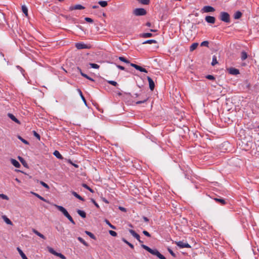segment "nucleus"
Segmentation results:
<instances>
[{
    "label": "nucleus",
    "mask_w": 259,
    "mask_h": 259,
    "mask_svg": "<svg viewBox=\"0 0 259 259\" xmlns=\"http://www.w3.org/2000/svg\"><path fill=\"white\" fill-rule=\"evenodd\" d=\"M129 232L133 237L136 238L140 243H143V241L140 240V235L138 234H137L134 230L130 229L129 230ZM141 246L143 248L150 252L152 255L156 256L159 259H166V257L162 254H161L157 249H151L148 246L144 245L143 244H142Z\"/></svg>",
    "instance_id": "1"
},
{
    "label": "nucleus",
    "mask_w": 259,
    "mask_h": 259,
    "mask_svg": "<svg viewBox=\"0 0 259 259\" xmlns=\"http://www.w3.org/2000/svg\"><path fill=\"white\" fill-rule=\"evenodd\" d=\"M53 205L58 210L61 211L63 215L66 217L69 221L73 225L75 224V222L73 220L72 218L69 214L67 210L63 206L57 205L56 204H53Z\"/></svg>",
    "instance_id": "2"
},
{
    "label": "nucleus",
    "mask_w": 259,
    "mask_h": 259,
    "mask_svg": "<svg viewBox=\"0 0 259 259\" xmlns=\"http://www.w3.org/2000/svg\"><path fill=\"white\" fill-rule=\"evenodd\" d=\"M219 19L223 22H224L227 23H230L231 22L230 20V16L228 13L226 12H221L220 14Z\"/></svg>",
    "instance_id": "3"
},
{
    "label": "nucleus",
    "mask_w": 259,
    "mask_h": 259,
    "mask_svg": "<svg viewBox=\"0 0 259 259\" xmlns=\"http://www.w3.org/2000/svg\"><path fill=\"white\" fill-rule=\"evenodd\" d=\"M133 14L138 16H144L146 14V11L143 8H136L134 10Z\"/></svg>",
    "instance_id": "4"
},
{
    "label": "nucleus",
    "mask_w": 259,
    "mask_h": 259,
    "mask_svg": "<svg viewBox=\"0 0 259 259\" xmlns=\"http://www.w3.org/2000/svg\"><path fill=\"white\" fill-rule=\"evenodd\" d=\"M75 46V47L78 50L83 49H89L91 48L90 45L85 44L83 42L76 43Z\"/></svg>",
    "instance_id": "5"
},
{
    "label": "nucleus",
    "mask_w": 259,
    "mask_h": 259,
    "mask_svg": "<svg viewBox=\"0 0 259 259\" xmlns=\"http://www.w3.org/2000/svg\"><path fill=\"white\" fill-rule=\"evenodd\" d=\"M214 11H215L214 8L210 6H205L203 7V8L201 10L202 13L213 12Z\"/></svg>",
    "instance_id": "6"
},
{
    "label": "nucleus",
    "mask_w": 259,
    "mask_h": 259,
    "mask_svg": "<svg viewBox=\"0 0 259 259\" xmlns=\"http://www.w3.org/2000/svg\"><path fill=\"white\" fill-rule=\"evenodd\" d=\"M74 71L77 72H79L82 76H83L91 81H94V80L92 78L89 76L87 74L83 73L82 72L81 69L79 67H77L75 68Z\"/></svg>",
    "instance_id": "7"
},
{
    "label": "nucleus",
    "mask_w": 259,
    "mask_h": 259,
    "mask_svg": "<svg viewBox=\"0 0 259 259\" xmlns=\"http://www.w3.org/2000/svg\"><path fill=\"white\" fill-rule=\"evenodd\" d=\"M176 244L180 248H191V246L187 242H184L183 241L176 242Z\"/></svg>",
    "instance_id": "8"
},
{
    "label": "nucleus",
    "mask_w": 259,
    "mask_h": 259,
    "mask_svg": "<svg viewBox=\"0 0 259 259\" xmlns=\"http://www.w3.org/2000/svg\"><path fill=\"white\" fill-rule=\"evenodd\" d=\"M130 65L131 66L135 68L136 70H138L141 72H145V73H147V72H148L146 69H145V68H144L142 67L141 66H139L137 64H135L134 63H131Z\"/></svg>",
    "instance_id": "9"
},
{
    "label": "nucleus",
    "mask_w": 259,
    "mask_h": 259,
    "mask_svg": "<svg viewBox=\"0 0 259 259\" xmlns=\"http://www.w3.org/2000/svg\"><path fill=\"white\" fill-rule=\"evenodd\" d=\"M228 72L232 75H237L239 74V70L238 69L231 67L228 69Z\"/></svg>",
    "instance_id": "10"
},
{
    "label": "nucleus",
    "mask_w": 259,
    "mask_h": 259,
    "mask_svg": "<svg viewBox=\"0 0 259 259\" xmlns=\"http://www.w3.org/2000/svg\"><path fill=\"white\" fill-rule=\"evenodd\" d=\"M147 79L149 82V88L151 91H153L155 87V83L152 79L149 77L147 76Z\"/></svg>",
    "instance_id": "11"
},
{
    "label": "nucleus",
    "mask_w": 259,
    "mask_h": 259,
    "mask_svg": "<svg viewBox=\"0 0 259 259\" xmlns=\"http://www.w3.org/2000/svg\"><path fill=\"white\" fill-rule=\"evenodd\" d=\"M205 21L208 23L213 24L215 22V19L213 16H207L205 18Z\"/></svg>",
    "instance_id": "12"
},
{
    "label": "nucleus",
    "mask_w": 259,
    "mask_h": 259,
    "mask_svg": "<svg viewBox=\"0 0 259 259\" xmlns=\"http://www.w3.org/2000/svg\"><path fill=\"white\" fill-rule=\"evenodd\" d=\"M8 116L15 122L19 124L21 123L20 121L13 114L9 113Z\"/></svg>",
    "instance_id": "13"
},
{
    "label": "nucleus",
    "mask_w": 259,
    "mask_h": 259,
    "mask_svg": "<svg viewBox=\"0 0 259 259\" xmlns=\"http://www.w3.org/2000/svg\"><path fill=\"white\" fill-rule=\"evenodd\" d=\"M85 8L82 6V5H79V4H78V5H76L75 6H71L70 7V10H83Z\"/></svg>",
    "instance_id": "14"
},
{
    "label": "nucleus",
    "mask_w": 259,
    "mask_h": 259,
    "mask_svg": "<svg viewBox=\"0 0 259 259\" xmlns=\"http://www.w3.org/2000/svg\"><path fill=\"white\" fill-rule=\"evenodd\" d=\"M31 194H32L33 195L36 196L37 198H38L40 200H41L46 202L48 203H50V202H49V200L46 199L45 198H44V197H42V196L39 195L38 194L35 193V192H31Z\"/></svg>",
    "instance_id": "15"
},
{
    "label": "nucleus",
    "mask_w": 259,
    "mask_h": 259,
    "mask_svg": "<svg viewBox=\"0 0 259 259\" xmlns=\"http://www.w3.org/2000/svg\"><path fill=\"white\" fill-rule=\"evenodd\" d=\"M11 163L15 167H17V168H19L21 166L20 164L19 163V162L17 161L16 159H13V158H11Z\"/></svg>",
    "instance_id": "16"
},
{
    "label": "nucleus",
    "mask_w": 259,
    "mask_h": 259,
    "mask_svg": "<svg viewBox=\"0 0 259 259\" xmlns=\"http://www.w3.org/2000/svg\"><path fill=\"white\" fill-rule=\"evenodd\" d=\"M214 200L218 203H220L221 205H224L226 203L225 200L222 198H214Z\"/></svg>",
    "instance_id": "17"
},
{
    "label": "nucleus",
    "mask_w": 259,
    "mask_h": 259,
    "mask_svg": "<svg viewBox=\"0 0 259 259\" xmlns=\"http://www.w3.org/2000/svg\"><path fill=\"white\" fill-rule=\"evenodd\" d=\"M17 249L19 252L20 255H21V257L22 258V259H28L26 255L19 247H17Z\"/></svg>",
    "instance_id": "18"
},
{
    "label": "nucleus",
    "mask_w": 259,
    "mask_h": 259,
    "mask_svg": "<svg viewBox=\"0 0 259 259\" xmlns=\"http://www.w3.org/2000/svg\"><path fill=\"white\" fill-rule=\"evenodd\" d=\"M32 232H33L35 234H36L37 236H39V237H40V238H42V239H46L45 236L43 234H41V233H39L38 231H37L36 230H35V229H33L32 230Z\"/></svg>",
    "instance_id": "19"
},
{
    "label": "nucleus",
    "mask_w": 259,
    "mask_h": 259,
    "mask_svg": "<svg viewBox=\"0 0 259 259\" xmlns=\"http://www.w3.org/2000/svg\"><path fill=\"white\" fill-rule=\"evenodd\" d=\"M53 154L54 156H55L57 158L59 159H62L63 158V156H62V155L60 154V153L57 151V150H55L54 153H53Z\"/></svg>",
    "instance_id": "20"
},
{
    "label": "nucleus",
    "mask_w": 259,
    "mask_h": 259,
    "mask_svg": "<svg viewBox=\"0 0 259 259\" xmlns=\"http://www.w3.org/2000/svg\"><path fill=\"white\" fill-rule=\"evenodd\" d=\"M77 212L82 218H85L86 217V213L84 211L77 209Z\"/></svg>",
    "instance_id": "21"
},
{
    "label": "nucleus",
    "mask_w": 259,
    "mask_h": 259,
    "mask_svg": "<svg viewBox=\"0 0 259 259\" xmlns=\"http://www.w3.org/2000/svg\"><path fill=\"white\" fill-rule=\"evenodd\" d=\"M198 46V43L194 42L191 45L190 47V51L192 52L195 50Z\"/></svg>",
    "instance_id": "22"
},
{
    "label": "nucleus",
    "mask_w": 259,
    "mask_h": 259,
    "mask_svg": "<svg viewBox=\"0 0 259 259\" xmlns=\"http://www.w3.org/2000/svg\"><path fill=\"white\" fill-rule=\"evenodd\" d=\"M72 194L74 197H75L76 198H78V199H79V200H80L81 201H84V199L81 196H80L79 194H78L76 192L72 191Z\"/></svg>",
    "instance_id": "23"
},
{
    "label": "nucleus",
    "mask_w": 259,
    "mask_h": 259,
    "mask_svg": "<svg viewBox=\"0 0 259 259\" xmlns=\"http://www.w3.org/2000/svg\"><path fill=\"white\" fill-rule=\"evenodd\" d=\"M242 13L240 11H237L234 15V18L235 19H238L242 16Z\"/></svg>",
    "instance_id": "24"
},
{
    "label": "nucleus",
    "mask_w": 259,
    "mask_h": 259,
    "mask_svg": "<svg viewBox=\"0 0 259 259\" xmlns=\"http://www.w3.org/2000/svg\"><path fill=\"white\" fill-rule=\"evenodd\" d=\"M248 57L247 53L245 51H242L241 53V59L242 60H245Z\"/></svg>",
    "instance_id": "25"
},
{
    "label": "nucleus",
    "mask_w": 259,
    "mask_h": 259,
    "mask_svg": "<svg viewBox=\"0 0 259 259\" xmlns=\"http://www.w3.org/2000/svg\"><path fill=\"white\" fill-rule=\"evenodd\" d=\"M152 36H153V34H152L151 33H149V32L143 33L141 34V36L143 38L150 37H152Z\"/></svg>",
    "instance_id": "26"
},
{
    "label": "nucleus",
    "mask_w": 259,
    "mask_h": 259,
    "mask_svg": "<svg viewBox=\"0 0 259 259\" xmlns=\"http://www.w3.org/2000/svg\"><path fill=\"white\" fill-rule=\"evenodd\" d=\"M157 41L156 40L149 39V40L144 41L142 44H157Z\"/></svg>",
    "instance_id": "27"
},
{
    "label": "nucleus",
    "mask_w": 259,
    "mask_h": 259,
    "mask_svg": "<svg viewBox=\"0 0 259 259\" xmlns=\"http://www.w3.org/2000/svg\"><path fill=\"white\" fill-rule=\"evenodd\" d=\"M3 218L4 219V220L5 221V222L8 225H12V221L9 219L8 218L6 215H4L3 217Z\"/></svg>",
    "instance_id": "28"
},
{
    "label": "nucleus",
    "mask_w": 259,
    "mask_h": 259,
    "mask_svg": "<svg viewBox=\"0 0 259 259\" xmlns=\"http://www.w3.org/2000/svg\"><path fill=\"white\" fill-rule=\"evenodd\" d=\"M77 240L80 242H81V243H82L84 245H85V246H89V244L86 242L83 238H82L81 237H78L77 238Z\"/></svg>",
    "instance_id": "29"
},
{
    "label": "nucleus",
    "mask_w": 259,
    "mask_h": 259,
    "mask_svg": "<svg viewBox=\"0 0 259 259\" xmlns=\"http://www.w3.org/2000/svg\"><path fill=\"white\" fill-rule=\"evenodd\" d=\"M77 91L80 95V96L81 97V99L82 100V101H83V102L84 103L85 105H87V101L85 100V98L84 97V96H83L82 95V93L81 91V90L80 89H77Z\"/></svg>",
    "instance_id": "30"
},
{
    "label": "nucleus",
    "mask_w": 259,
    "mask_h": 259,
    "mask_svg": "<svg viewBox=\"0 0 259 259\" xmlns=\"http://www.w3.org/2000/svg\"><path fill=\"white\" fill-rule=\"evenodd\" d=\"M98 4L102 7H105L108 5V3L107 1H100L98 2Z\"/></svg>",
    "instance_id": "31"
},
{
    "label": "nucleus",
    "mask_w": 259,
    "mask_h": 259,
    "mask_svg": "<svg viewBox=\"0 0 259 259\" xmlns=\"http://www.w3.org/2000/svg\"><path fill=\"white\" fill-rule=\"evenodd\" d=\"M122 240L125 243L127 244L131 248L133 249L134 248V245L132 243H131L130 242H128L125 238H123L122 239Z\"/></svg>",
    "instance_id": "32"
},
{
    "label": "nucleus",
    "mask_w": 259,
    "mask_h": 259,
    "mask_svg": "<svg viewBox=\"0 0 259 259\" xmlns=\"http://www.w3.org/2000/svg\"><path fill=\"white\" fill-rule=\"evenodd\" d=\"M85 234L89 236L91 238H92L93 239H96L95 236L92 233H91V232H89V231H85Z\"/></svg>",
    "instance_id": "33"
},
{
    "label": "nucleus",
    "mask_w": 259,
    "mask_h": 259,
    "mask_svg": "<svg viewBox=\"0 0 259 259\" xmlns=\"http://www.w3.org/2000/svg\"><path fill=\"white\" fill-rule=\"evenodd\" d=\"M218 63L217 58L215 56H213L212 57V60L211 62V65L214 66Z\"/></svg>",
    "instance_id": "34"
},
{
    "label": "nucleus",
    "mask_w": 259,
    "mask_h": 259,
    "mask_svg": "<svg viewBox=\"0 0 259 259\" xmlns=\"http://www.w3.org/2000/svg\"><path fill=\"white\" fill-rule=\"evenodd\" d=\"M18 138L19 139L21 142H22L23 143H24L26 145H29V143L24 139L22 138L20 136H18Z\"/></svg>",
    "instance_id": "35"
},
{
    "label": "nucleus",
    "mask_w": 259,
    "mask_h": 259,
    "mask_svg": "<svg viewBox=\"0 0 259 259\" xmlns=\"http://www.w3.org/2000/svg\"><path fill=\"white\" fill-rule=\"evenodd\" d=\"M22 12L25 14L26 16L28 15V9L25 6H22Z\"/></svg>",
    "instance_id": "36"
},
{
    "label": "nucleus",
    "mask_w": 259,
    "mask_h": 259,
    "mask_svg": "<svg viewBox=\"0 0 259 259\" xmlns=\"http://www.w3.org/2000/svg\"><path fill=\"white\" fill-rule=\"evenodd\" d=\"M105 222L106 224L107 225H108V226H109L111 228H112V229H115V230L116 229V227H115V226H113V225H112V224L109 222V221L108 220H106H106H105Z\"/></svg>",
    "instance_id": "37"
},
{
    "label": "nucleus",
    "mask_w": 259,
    "mask_h": 259,
    "mask_svg": "<svg viewBox=\"0 0 259 259\" xmlns=\"http://www.w3.org/2000/svg\"><path fill=\"white\" fill-rule=\"evenodd\" d=\"M82 186L89 190L91 192L93 193L94 191L92 189H91L89 186H88L86 184H82Z\"/></svg>",
    "instance_id": "38"
},
{
    "label": "nucleus",
    "mask_w": 259,
    "mask_h": 259,
    "mask_svg": "<svg viewBox=\"0 0 259 259\" xmlns=\"http://www.w3.org/2000/svg\"><path fill=\"white\" fill-rule=\"evenodd\" d=\"M119 60L122 62H123L126 63H130V61L127 60L126 58L123 57H119Z\"/></svg>",
    "instance_id": "39"
},
{
    "label": "nucleus",
    "mask_w": 259,
    "mask_h": 259,
    "mask_svg": "<svg viewBox=\"0 0 259 259\" xmlns=\"http://www.w3.org/2000/svg\"><path fill=\"white\" fill-rule=\"evenodd\" d=\"M90 65L92 68L94 69H99L100 67V66L99 65L95 63H90Z\"/></svg>",
    "instance_id": "40"
},
{
    "label": "nucleus",
    "mask_w": 259,
    "mask_h": 259,
    "mask_svg": "<svg viewBox=\"0 0 259 259\" xmlns=\"http://www.w3.org/2000/svg\"><path fill=\"white\" fill-rule=\"evenodd\" d=\"M18 159L20 160V161L22 163V164L24 166H26V163L25 161V160L21 157L18 156Z\"/></svg>",
    "instance_id": "41"
},
{
    "label": "nucleus",
    "mask_w": 259,
    "mask_h": 259,
    "mask_svg": "<svg viewBox=\"0 0 259 259\" xmlns=\"http://www.w3.org/2000/svg\"><path fill=\"white\" fill-rule=\"evenodd\" d=\"M48 250L51 253L55 255H56L57 253V252H56L53 248L51 247H49Z\"/></svg>",
    "instance_id": "42"
},
{
    "label": "nucleus",
    "mask_w": 259,
    "mask_h": 259,
    "mask_svg": "<svg viewBox=\"0 0 259 259\" xmlns=\"http://www.w3.org/2000/svg\"><path fill=\"white\" fill-rule=\"evenodd\" d=\"M208 45H209L208 41H207V40H205V41H202L201 43L200 46H202V47L205 46V47H208Z\"/></svg>",
    "instance_id": "43"
},
{
    "label": "nucleus",
    "mask_w": 259,
    "mask_h": 259,
    "mask_svg": "<svg viewBox=\"0 0 259 259\" xmlns=\"http://www.w3.org/2000/svg\"><path fill=\"white\" fill-rule=\"evenodd\" d=\"M109 233L110 235L113 237H115L117 236V234L116 232L112 231V230H109Z\"/></svg>",
    "instance_id": "44"
},
{
    "label": "nucleus",
    "mask_w": 259,
    "mask_h": 259,
    "mask_svg": "<svg viewBox=\"0 0 259 259\" xmlns=\"http://www.w3.org/2000/svg\"><path fill=\"white\" fill-rule=\"evenodd\" d=\"M206 78L209 80H215V77L214 76L212 75H207L206 76Z\"/></svg>",
    "instance_id": "45"
},
{
    "label": "nucleus",
    "mask_w": 259,
    "mask_h": 259,
    "mask_svg": "<svg viewBox=\"0 0 259 259\" xmlns=\"http://www.w3.org/2000/svg\"><path fill=\"white\" fill-rule=\"evenodd\" d=\"M108 83L115 87H116L118 84L117 82L113 80H108Z\"/></svg>",
    "instance_id": "46"
},
{
    "label": "nucleus",
    "mask_w": 259,
    "mask_h": 259,
    "mask_svg": "<svg viewBox=\"0 0 259 259\" xmlns=\"http://www.w3.org/2000/svg\"><path fill=\"white\" fill-rule=\"evenodd\" d=\"M56 256L60 257L61 259H66V257L62 253L57 252Z\"/></svg>",
    "instance_id": "47"
},
{
    "label": "nucleus",
    "mask_w": 259,
    "mask_h": 259,
    "mask_svg": "<svg viewBox=\"0 0 259 259\" xmlns=\"http://www.w3.org/2000/svg\"><path fill=\"white\" fill-rule=\"evenodd\" d=\"M140 2L143 5H148L150 3V0H140Z\"/></svg>",
    "instance_id": "48"
},
{
    "label": "nucleus",
    "mask_w": 259,
    "mask_h": 259,
    "mask_svg": "<svg viewBox=\"0 0 259 259\" xmlns=\"http://www.w3.org/2000/svg\"><path fill=\"white\" fill-rule=\"evenodd\" d=\"M0 197L5 200H9V197L4 194H0Z\"/></svg>",
    "instance_id": "49"
},
{
    "label": "nucleus",
    "mask_w": 259,
    "mask_h": 259,
    "mask_svg": "<svg viewBox=\"0 0 259 259\" xmlns=\"http://www.w3.org/2000/svg\"><path fill=\"white\" fill-rule=\"evenodd\" d=\"M33 133L34 137H35L37 139L40 140V137L38 133H37L35 131H33Z\"/></svg>",
    "instance_id": "50"
},
{
    "label": "nucleus",
    "mask_w": 259,
    "mask_h": 259,
    "mask_svg": "<svg viewBox=\"0 0 259 259\" xmlns=\"http://www.w3.org/2000/svg\"><path fill=\"white\" fill-rule=\"evenodd\" d=\"M40 184L43 186L45 188H47V189H49V185L46 184V183L42 182V181H40Z\"/></svg>",
    "instance_id": "51"
},
{
    "label": "nucleus",
    "mask_w": 259,
    "mask_h": 259,
    "mask_svg": "<svg viewBox=\"0 0 259 259\" xmlns=\"http://www.w3.org/2000/svg\"><path fill=\"white\" fill-rule=\"evenodd\" d=\"M167 250L168 251V252H169V253L173 256V257H176V254L174 252V251L169 248H167Z\"/></svg>",
    "instance_id": "52"
},
{
    "label": "nucleus",
    "mask_w": 259,
    "mask_h": 259,
    "mask_svg": "<svg viewBox=\"0 0 259 259\" xmlns=\"http://www.w3.org/2000/svg\"><path fill=\"white\" fill-rule=\"evenodd\" d=\"M84 20L87 22H89V23H93V20L92 18H89V17H85L84 18Z\"/></svg>",
    "instance_id": "53"
},
{
    "label": "nucleus",
    "mask_w": 259,
    "mask_h": 259,
    "mask_svg": "<svg viewBox=\"0 0 259 259\" xmlns=\"http://www.w3.org/2000/svg\"><path fill=\"white\" fill-rule=\"evenodd\" d=\"M143 233L145 236H147V237H151V235H150V233H149L148 232H147V231H145V230L143 231Z\"/></svg>",
    "instance_id": "54"
},
{
    "label": "nucleus",
    "mask_w": 259,
    "mask_h": 259,
    "mask_svg": "<svg viewBox=\"0 0 259 259\" xmlns=\"http://www.w3.org/2000/svg\"><path fill=\"white\" fill-rule=\"evenodd\" d=\"M147 98L145 99H144V100H142V101H137V102H136V104H142V103H145V102H146V101H147Z\"/></svg>",
    "instance_id": "55"
},
{
    "label": "nucleus",
    "mask_w": 259,
    "mask_h": 259,
    "mask_svg": "<svg viewBox=\"0 0 259 259\" xmlns=\"http://www.w3.org/2000/svg\"><path fill=\"white\" fill-rule=\"evenodd\" d=\"M16 68L18 69H19L21 71V72L23 74V72H24V70L21 67H20L19 65H17V66H16Z\"/></svg>",
    "instance_id": "56"
},
{
    "label": "nucleus",
    "mask_w": 259,
    "mask_h": 259,
    "mask_svg": "<svg viewBox=\"0 0 259 259\" xmlns=\"http://www.w3.org/2000/svg\"><path fill=\"white\" fill-rule=\"evenodd\" d=\"M91 201L97 208H99V205L94 199H92Z\"/></svg>",
    "instance_id": "57"
},
{
    "label": "nucleus",
    "mask_w": 259,
    "mask_h": 259,
    "mask_svg": "<svg viewBox=\"0 0 259 259\" xmlns=\"http://www.w3.org/2000/svg\"><path fill=\"white\" fill-rule=\"evenodd\" d=\"M116 67L118 68H119V69H120L121 70H125V68L123 66H121V65H116Z\"/></svg>",
    "instance_id": "58"
},
{
    "label": "nucleus",
    "mask_w": 259,
    "mask_h": 259,
    "mask_svg": "<svg viewBox=\"0 0 259 259\" xmlns=\"http://www.w3.org/2000/svg\"><path fill=\"white\" fill-rule=\"evenodd\" d=\"M143 219L145 222H148L149 221V220L145 216L143 217Z\"/></svg>",
    "instance_id": "59"
},
{
    "label": "nucleus",
    "mask_w": 259,
    "mask_h": 259,
    "mask_svg": "<svg viewBox=\"0 0 259 259\" xmlns=\"http://www.w3.org/2000/svg\"><path fill=\"white\" fill-rule=\"evenodd\" d=\"M119 209H120V210H122V211H125V210H126V209H125V208L122 207H121V206H120V207H119Z\"/></svg>",
    "instance_id": "60"
},
{
    "label": "nucleus",
    "mask_w": 259,
    "mask_h": 259,
    "mask_svg": "<svg viewBox=\"0 0 259 259\" xmlns=\"http://www.w3.org/2000/svg\"><path fill=\"white\" fill-rule=\"evenodd\" d=\"M146 25L148 27H151V23L148 22L146 23Z\"/></svg>",
    "instance_id": "61"
},
{
    "label": "nucleus",
    "mask_w": 259,
    "mask_h": 259,
    "mask_svg": "<svg viewBox=\"0 0 259 259\" xmlns=\"http://www.w3.org/2000/svg\"><path fill=\"white\" fill-rule=\"evenodd\" d=\"M56 228L58 230V231H61L63 229L62 227L58 228V227H56Z\"/></svg>",
    "instance_id": "62"
},
{
    "label": "nucleus",
    "mask_w": 259,
    "mask_h": 259,
    "mask_svg": "<svg viewBox=\"0 0 259 259\" xmlns=\"http://www.w3.org/2000/svg\"><path fill=\"white\" fill-rule=\"evenodd\" d=\"M99 8V6L97 5H94L92 6L93 9H97Z\"/></svg>",
    "instance_id": "63"
},
{
    "label": "nucleus",
    "mask_w": 259,
    "mask_h": 259,
    "mask_svg": "<svg viewBox=\"0 0 259 259\" xmlns=\"http://www.w3.org/2000/svg\"><path fill=\"white\" fill-rule=\"evenodd\" d=\"M70 163H71L73 165H74L75 167H78V165L77 164H73V163H72V162H71V161H70Z\"/></svg>",
    "instance_id": "64"
}]
</instances>
